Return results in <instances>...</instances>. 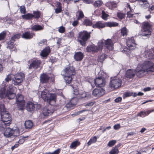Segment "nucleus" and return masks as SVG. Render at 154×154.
Segmentation results:
<instances>
[{
    "instance_id": "obj_1",
    "label": "nucleus",
    "mask_w": 154,
    "mask_h": 154,
    "mask_svg": "<svg viewBox=\"0 0 154 154\" xmlns=\"http://www.w3.org/2000/svg\"><path fill=\"white\" fill-rule=\"evenodd\" d=\"M154 72V63L149 61H145L142 65H138L136 69H129L126 72V76L129 78L133 77L136 74L139 78L144 75L147 72Z\"/></svg>"
},
{
    "instance_id": "obj_2",
    "label": "nucleus",
    "mask_w": 154,
    "mask_h": 154,
    "mask_svg": "<svg viewBox=\"0 0 154 154\" xmlns=\"http://www.w3.org/2000/svg\"><path fill=\"white\" fill-rule=\"evenodd\" d=\"M75 74V68L70 64L63 70L61 75L64 76V79L66 82L69 84L72 81V75Z\"/></svg>"
},
{
    "instance_id": "obj_3",
    "label": "nucleus",
    "mask_w": 154,
    "mask_h": 154,
    "mask_svg": "<svg viewBox=\"0 0 154 154\" xmlns=\"http://www.w3.org/2000/svg\"><path fill=\"white\" fill-rule=\"evenodd\" d=\"M113 45L111 39H108L106 40H100L98 43L99 51L102 50L103 45H105L109 50H112L113 49Z\"/></svg>"
},
{
    "instance_id": "obj_4",
    "label": "nucleus",
    "mask_w": 154,
    "mask_h": 154,
    "mask_svg": "<svg viewBox=\"0 0 154 154\" xmlns=\"http://www.w3.org/2000/svg\"><path fill=\"white\" fill-rule=\"evenodd\" d=\"M90 32L88 33L85 31L79 32L78 40V42L82 45L85 46L88 39L90 38Z\"/></svg>"
},
{
    "instance_id": "obj_5",
    "label": "nucleus",
    "mask_w": 154,
    "mask_h": 154,
    "mask_svg": "<svg viewBox=\"0 0 154 154\" xmlns=\"http://www.w3.org/2000/svg\"><path fill=\"white\" fill-rule=\"evenodd\" d=\"M3 109L4 110H2L0 113L1 116V121L6 123L8 125H10L11 121V115L8 112L6 111L5 107Z\"/></svg>"
},
{
    "instance_id": "obj_6",
    "label": "nucleus",
    "mask_w": 154,
    "mask_h": 154,
    "mask_svg": "<svg viewBox=\"0 0 154 154\" xmlns=\"http://www.w3.org/2000/svg\"><path fill=\"white\" fill-rule=\"evenodd\" d=\"M15 87H12V85H10L7 89L6 93L5 92L6 89L5 87L0 89V96H9L10 95L15 96V94L14 91V89Z\"/></svg>"
},
{
    "instance_id": "obj_7",
    "label": "nucleus",
    "mask_w": 154,
    "mask_h": 154,
    "mask_svg": "<svg viewBox=\"0 0 154 154\" xmlns=\"http://www.w3.org/2000/svg\"><path fill=\"white\" fill-rule=\"evenodd\" d=\"M118 23L115 22H110L103 23L100 21H99L97 22L95 24L93 25V27L94 28L100 29L103 28L106 26L109 27L116 26H118Z\"/></svg>"
},
{
    "instance_id": "obj_8",
    "label": "nucleus",
    "mask_w": 154,
    "mask_h": 154,
    "mask_svg": "<svg viewBox=\"0 0 154 154\" xmlns=\"http://www.w3.org/2000/svg\"><path fill=\"white\" fill-rule=\"evenodd\" d=\"M142 28L144 32L142 35L149 37L151 35L152 31L151 25L147 22H144L142 24Z\"/></svg>"
},
{
    "instance_id": "obj_9",
    "label": "nucleus",
    "mask_w": 154,
    "mask_h": 154,
    "mask_svg": "<svg viewBox=\"0 0 154 154\" xmlns=\"http://www.w3.org/2000/svg\"><path fill=\"white\" fill-rule=\"evenodd\" d=\"M24 77V73L22 72L17 73L14 75L12 82L15 85H19L23 81Z\"/></svg>"
},
{
    "instance_id": "obj_10",
    "label": "nucleus",
    "mask_w": 154,
    "mask_h": 154,
    "mask_svg": "<svg viewBox=\"0 0 154 154\" xmlns=\"http://www.w3.org/2000/svg\"><path fill=\"white\" fill-rule=\"evenodd\" d=\"M4 136L8 138L13 136L16 137L19 135V133L17 130H13L9 127H8L4 133Z\"/></svg>"
},
{
    "instance_id": "obj_11",
    "label": "nucleus",
    "mask_w": 154,
    "mask_h": 154,
    "mask_svg": "<svg viewBox=\"0 0 154 154\" xmlns=\"http://www.w3.org/2000/svg\"><path fill=\"white\" fill-rule=\"evenodd\" d=\"M92 87L95 86H98L100 88L104 86L105 84V81L103 77H99L95 79L93 82H90Z\"/></svg>"
},
{
    "instance_id": "obj_12",
    "label": "nucleus",
    "mask_w": 154,
    "mask_h": 154,
    "mask_svg": "<svg viewBox=\"0 0 154 154\" xmlns=\"http://www.w3.org/2000/svg\"><path fill=\"white\" fill-rule=\"evenodd\" d=\"M122 81L119 79H113L109 83V86L112 89L117 88L121 86Z\"/></svg>"
},
{
    "instance_id": "obj_13",
    "label": "nucleus",
    "mask_w": 154,
    "mask_h": 154,
    "mask_svg": "<svg viewBox=\"0 0 154 154\" xmlns=\"http://www.w3.org/2000/svg\"><path fill=\"white\" fill-rule=\"evenodd\" d=\"M29 62L30 63L29 68V69H36L40 66V65L42 63L41 61L38 60H31Z\"/></svg>"
},
{
    "instance_id": "obj_14",
    "label": "nucleus",
    "mask_w": 154,
    "mask_h": 154,
    "mask_svg": "<svg viewBox=\"0 0 154 154\" xmlns=\"http://www.w3.org/2000/svg\"><path fill=\"white\" fill-rule=\"evenodd\" d=\"M54 112V110L52 107L47 106L43 109L42 112L44 116H47L51 115Z\"/></svg>"
},
{
    "instance_id": "obj_15",
    "label": "nucleus",
    "mask_w": 154,
    "mask_h": 154,
    "mask_svg": "<svg viewBox=\"0 0 154 154\" xmlns=\"http://www.w3.org/2000/svg\"><path fill=\"white\" fill-rule=\"evenodd\" d=\"M104 93V90L100 88L99 89L95 88L93 91L92 92L93 95L94 96H101L103 95Z\"/></svg>"
},
{
    "instance_id": "obj_16",
    "label": "nucleus",
    "mask_w": 154,
    "mask_h": 154,
    "mask_svg": "<svg viewBox=\"0 0 154 154\" xmlns=\"http://www.w3.org/2000/svg\"><path fill=\"white\" fill-rule=\"evenodd\" d=\"M44 101L51 105H53L55 102L56 97H42Z\"/></svg>"
},
{
    "instance_id": "obj_17",
    "label": "nucleus",
    "mask_w": 154,
    "mask_h": 154,
    "mask_svg": "<svg viewBox=\"0 0 154 154\" xmlns=\"http://www.w3.org/2000/svg\"><path fill=\"white\" fill-rule=\"evenodd\" d=\"M16 100L17 105L20 107L24 106L25 102L24 100V97H16Z\"/></svg>"
},
{
    "instance_id": "obj_18",
    "label": "nucleus",
    "mask_w": 154,
    "mask_h": 154,
    "mask_svg": "<svg viewBox=\"0 0 154 154\" xmlns=\"http://www.w3.org/2000/svg\"><path fill=\"white\" fill-rule=\"evenodd\" d=\"M143 93L141 92H139L137 94L136 93H133L131 91H127L124 92L123 94V96H142Z\"/></svg>"
},
{
    "instance_id": "obj_19",
    "label": "nucleus",
    "mask_w": 154,
    "mask_h": 154,
    "mask_svg": "<svg viewBox=\"0 0 154 154\" xmlns=\"http://www.w3.org/2000/svg\"><path fill=\"white\" fill-rule=\"evenodd\" d=\"M87 51L88 52H96L99 51L98 47L94 45H89L86 48Z\"/></svg>"
},
{
    "instance_id": "obj_20",
    "label": "nucleus",
    "mask_w": 154,
    "mask_h": 154,
    "mask_svg": "<svg viewBox=\"0 0 154 154\" xmlns=\"http://www.w3.org/2000/svg\"><path fill=\"white\" fill-rule=\"evenodd\" d=\"M127 46L128 48L134 47L136 46L133 37L129 38L127 41Z\"/></svg>"
},
{
    "instance_id": "obj_21",
    "label": "nucleus",
    "mask_w": 154,
    "mask_h": 154,
    "mask_svg": "<svg viewBox=\"0 0 154 154\" xmlns=\"http://www.w3.org/2000/svg\"><path fill=\"white\" fill-rule=\"evenodd\" d=\"M50 77L48 75L43 73L41 75L40 77V80L41 82L43 83H46L48 82Z\"/></svg>"
},
{
    "instance_id": "obj_22",
    "label": "nucleus",
    "mask_w": 154,
    "mask_h": 154,
    "mask_svg": "<svg viewBox=\"0 0 154 154\" xmlns=\"http://www.w3.org/2000/svg\"><path fill=\"white\" fill-rule=\"evenodd\" d=\"M26 108L28 111L32 112L35 110V104L31 102H29L27 103Z\"/></svg>"
},
{
    "instance_id": "obj_23",
    "label": "nucleus",
    "mask_w": 154,
    "mask_h": 154,
    "mask_svg": "<svg viewBox=\"0 0 154 154\" xmlns=\"http://www.w3.org/2000/svg\"><path fill=\"white\" fill-rule=\"evenodd\" d=\"M74 59L76 61H80L82 60L83 57V54L81 52H77L74 55Z\"/></svg>"
},
{
    "instance_id": "obj_24",
    "label": "nucleus",
    "mask_w": 154,
    "mask_h": 154,
    "mask_svg": "<svg viewBox=\"0 0 154 154\" xmlns=\"http://www.w3.org/2000/svg\"><path fill=\"white\" fill-rule=\"evenodd\" d=\"M50 52V50L49 47H47L42 51L40 55L43 57H47Z\"/></svg>"
},
{
    "instance_id": "obj_25",
    "label": "nucleus",
    "mask_w": 154,
    "mask_h": 154,
    "mask_svg": "<svg viewBox=\"0 0 154 154\" xmlns=\"http://www.w3.org/2000/svg\"><path fill=\"white\" fill-rule=\"evenodd\" d=\"M31 29L33 31H38L42 30L43 29V26L39 25L36 24L32 26Z\"/></svg>"
},
{
    "instance_id": "obj_26",
    "label": "nucleus",
    "mask_w": 154,
    "mask_h": 154,
    "mask_svg": "<svg viewBox=\"0 0 154 154\" xmlns=\"http://www.w3.org/2000/svg\"><path fill=\"white\" fill-rule=\"evenodd\" d=\"M24 125L26 129H31L33 126V123L30 120H27L25 121Z\"/></svg>"
},
{
    "instance_id": "obj_27",
    "label": "nucleus",
    "mask_w": 154,
    "mask_h": 154,
    "mask_svg": "<svg viewBox=\"0 0 154 154\" xmlns=\"http://www.w3.org/2000/svg\"><path fill=\"white\" fill-rule=\"evenodd\" d=\"M22 37L25 39H30L32 38V34H31L29 32H26L23 33L22 36Z\"/></svg>"
},
{
    "instance_id": "obj_28",
    "label": "nucleus",
    "mask_w": 154,
    "mask_h": 154,
    "mask_svg": "<svg viewBox=\"0 0 154 154\" xmlns=\"http://www.w3.org/2000/svg\"><path fill=\"white\" fill-rule=\"evenodd\" d=\"M10 125H8L6 123L1 121L0 122V131H5L6 128H7V127Z\"/></svg>"
},
{
    "instance_id": "obj_29",
    "label": "nucleus",
    "mask_w": 154,
    "mask_h": 154,
    "mask_svg": "<svg viewBox=\"0 0 154 154\" xmlns=\"http://www.w3.org/2000/svg\"><path fill=\"white\" fill-rule=\"evenodd\" d=\"M23 18L26 20H30L33 17V15L31 14L28 13L26 15H23L22 16Z\"/></svg>"
},
{
    "instance_id": "obj_30",
    "label": "nucleus",
    "mask_w": 154,
    "mask_h": 154,
    "mask_svg": "<svg viewBox=\"0 0 154 154\" xmlns=\"http://www.w3.org/2000/svg\"><path fill=\"white\" fill-rule=\"evenodd\" d=\"M97 140V138L96 136H94L91 137L89 141L87 143L88 146L90 145L91 144L95 143L96 142Z\"/></svg>"
},
{
    "instance_id": "obj_31",
    "label": "nucleus",
    "mask_w": 154,
    "mask_h": 154,
    "mask_svg": "<svg viewBox=\"0 0 154 154\" xmlns=\"http://www.w3.org/2000/svg\"><path fill=\"white\" fill-rule=\"evenodd\" d=\"M92 23L91 21L88 19L85 20L83 22V24L86 26H91Z\"/></svg>"
},
{
    "instance_id": "obj_32",
    "label": "nucleus",
    "mask_w": 154,
    "mask_h": 154,
    "mask_svg": "<svg viewBox=\"0 0 154 154\" xmlns=\"http://www.w3.org/2000/svg\"><path fill=\"white\" fill-rule=\"evenodd\" d=\"M129 48L125 47L124 48V49L122 51L124 53H125L127 55L129 54L130 53L131 50H132L134 48Z\"/></svg>"
},
{
    "instance_id": "obj_33",
    "label": "nucleus",
    "mask_w": 154,
    "mask_h": 154,
    "mask_svg": "<svg viewBox=\"0 0 154 154\" xmlns=\"http://www.w3.org/2000/svg\"><path fill=\"white\" fill-rule=\"evenodd\" d=\"M20 36V34H17L13 35L10 40L11 41L14 42L17 39H19Z\"/></svg>"
},
{
    "instance_id": "obj_34",
    "label": "nucleus",
    "mask_w": 154,
    "mask_h": 154,
    "mask_svg": "<svg viewBox=\"0 0 154 154\" xmlns=\"http://www.w3.org/2000/svg\"><path fill=\"white\" fill-rule=\"evenodd\" d=\"M128 30L125 27H124L122 28L121 29V35L123 36H126Z\"/></svg>"
},
{
    "instance_id": "obj_35",
    "label": "nucleus",
    "mask_w": 154,
    "mask_h": 154,
    "mask_svg": "<svg viewBox=\"0 0 154 154\" xmlns=\"http://www.w3.org/2000/svg\"><path fill=\"white\" fill-rule=\"evenodd\" d=\"M14 42L13 41H11V40H10L9 42H8V46H7V48L11 50L14 48Z\"/></svg>"
},
{
    "instance_id": "obj_36",
    "label": "nucleus",
    "mask_w": 154,
    "mask_h": 154,
    "mask_svg": "<svg viewBox=\"0 0 154 154\" xmlns=\"http://www.w3.org/2000/svg\"><path fill=\"white\" fill-rule=\"evenodd\" d=\"M78 101V99L77 97H73L69 101L71 103L72 105H76Z\"/></svg>"
},
{
    "instance_id": "obj_37",
    "label": "nucleus",
    "mask_w": 154,
    "mask_h": 154,
    "mask_svg": "<svg viewBox=\"0 0 154 154\" xmlns=\"http://www.w3.org/2000/svg\"><path fill=\"white\" fill-rule=\"evenodd\" d=\"M80 143L79 142L77 141H76L72 142L70 146V148H73L75 147H76L77 145H79Z\"/></svg>"
},
{
    "instance_id": "obj_38",
    "label": "nucleus",
    "mask_w": 154,
    "mask_h": 154,
    "mask_svg": "<svg viewBox=\"0 0 154 154\" xmlns=\"http://www.w3.org/2000/svg\"><path fill=\"white\" fill-rule=\"evenodd\" d=\"M63 96V95L62 91L61 90H58L56 91L55 93L53 94V96ZM50 96H52L51 95Z\"/></svg>"
},
{
    "instance_id": "obj_39",
    "label": "nucleus",
    "mask_w": 154,
    "mask_h": 154,
    "mask_svg": "<svg viewBox=\"0 0 154 154\" xmlns=\"http://www.w3.org/2000/svg\"><path fill=\"white\" fill-rule=\"evenodd\" d=\"M119 152V151L118 149L116 148V147H115L109 153L110 154H118Z\"/></svg>"
},
{
    "instance_id": "obj_40",
    "label": "nucleus",
    "mask_w": 154,
    "mask_h": 154,
    "mask_svg": "<svg viewBox=\"0 0 154 154\" xmlns=\"http://www.w3.org/2000/svg\"><path fill=\"white\" fill-rule=\"evenodd\" d=\"M33 17L36 18H38L40 17V13L38 11H34L33 12Z\"/></svg>"
},
{
    "instance_id": "obj_41",
    "label": "nucleus",
    "mask_w": 154,
    "mask_h": 154,
    "mask_svg": "<svg viewBox=\"0 0 154 154\" xmlns=\"http://www.w3.org/2000/svg\"><path fill=\"white\" fill-rule=\"evenodd\" d=\"M49 91L47 89H45L41 92V96H47L49 95Z\"/></svg>"
},
{
    "instance_id": "obj_42",
    "label": "nucleus",
    "mask_w": 154,
    "mask_h": 154,
    "mask_svg": "<svg viewBox=\"0 0 154 154\" xmlns=\"http://www.w3.org/2000/svg\"><path fill=\"white\" fill-rule=\"evenodd\" d=\"M106 56L105 54H101L99 57L100 61V62H102L105 58H106Z\"/></svg>"
},
{
    "instance_id": "obj_43",
    "label": "nucleus",
    "mask_w": 154,
    "mask_h": 154,
    "mask_svg": "<svg viewBox=\"0 0 154 154\" xmlns=\"http://www.w3.org/2000/svg\"><path fill=\"white\" fill-rule=\"evenodd\" d=\"M20 12L22 14H25L26 12V10L24 6L23 5L20 7Z\"/></svg>"
},
{
    "instance_id": "obj_44",
    "label": "nucleus",
    "mask_w": 154,
    "mask_h": 154,
    "mask_svg": "<svg viewBox=\"0 0 154 154\" xmlns=\"http://www.w3.org/2000/svg\"><path fill=\"white\" fill-rule=\"evenodd\" d=\"M102 2L100 0L97 1L94 3V5L95 7H99L101 5Z\"/></svg>"
},
{
    "instance_id": "obj_45",
    "label": "nucleus",
    "mask_w": 154,
    "mask_h": 154,
    "mask_svg": "<svg viewBox=\"0 0 154 154\" xmlns=\"http://www.w3.org/2000/svg\"><path fill=\"white\" fill-rule=\"evenodd\" d=\"M116 140H112L110 141L108 143L107 145L108 146L111 147L113 146L116 143Z\"/></svg>"
},
{
    "instance_id": "obj_46",
    "label": "nucleus",
    "mask_w": 154,
    "mask_h": 154,
    "mask_svg": "<svg viewBox=\"0 0 154 154\" xmlns=\"http://www.w3.org/2000/svg\"><path fill=\"white\" fill-rule=\"evenodd\" d=\"M79 16L77 18V20H79L81 19L84 16L83 13L82 11H79Z\"/></svg>"
},
{
    "instance_id": "obj_47",
    "label": "nucleus",
    "mask_w": 154,
    "mask_h": 154,
    "mask_svg": "<svg viewBox=\"0 0 154 154\" xmlns=\"http://www.w3.org/2000/svg\"><path fill=\"white\" fill-rule=\"evenodd\" d=\"M74 106L69 101V102L67 103L65 107L68 108L69 109H72V108Z\"/></svg>"
},
{
    "instance_id": "obj_48",
    "label": "nucleus",
    "mask_w": 154,
    "mask_h": 154,
    "mask_svg": "<svg viewBox=\"0 0 154 154\" xmlns=\"http://www.w3.org/2000/svg\"><path fill=\"white\" fill-rule=\"evenodd\" d=\"M60 3H58L57 5L58 6L59 8H56L55 10V13L57 14L59 13L61 11V8L60 7H59V5H60Z\"/></svg>"
},
{
    "instance_id": "obj_49",
    "label": "nucleus",
    "mask_w": 154,
    "mask_h": 154,
    "mask_svg": "<svg viewBox=\"0 0 154 154\" xmlns=\"http://www.w3.org/2000/svg\"><path fill=\"white\" fill-rule=\"evenodd\" d=\"M117 17L119 18L122 19L125 16V14L122 13H117Z\"/></svg>"
},
{
    "instance_id": "obj_50",
    "label": "nucleus",
    "mask_w": 154,
    "mask_h": 154,
    "mask_svg": "<svg viewBox=\"0 0 154 154\" xmlns=\"http://www.w3.org/2000/svg\"><path fill=\"white\" fill-rule=\"evenodd\" d=\"M108 4L112 8H115L116 6V3L114 2H110Z\"/></svg>"
},
{
    "instance_id": "obj_51",
    "label": "nucleus",
    "mask_w": 154,
    "mask_h": 154,
    "mask_svg": "<svg viewBox=\"0 0 154 154\" xmlns=\"http://www.w3.org/2000/svg\"><path fill=\"white\" fill-rule=\"evenodd\" d=\"M65 31V28L64 27L62 26H60L59 29L58 31L59 32L61 33H63Z\"/></svg>"
},
{
    "instance_id": "obj_52",
    "label": "nucleus",
    "mask_w": 154,
    "mask_h": 154,
    "mask_svg": "<svg viewBox=\"0 0 154 154\" xmlns=\"http://www.w3.org/2000/svg\"><path fill=\"white\" fill-rule=\"evenodd\" d=\"M138 116L142 117H144L146 116V113L143 111H141L138 114Z\"/></svg>"
},
{
    "instance_id": "obj_53",
    "label": "nucleus",
    "mask_w": 154,
    "mask_h": 154,
    "mask_svg": "<svg viewBox=\"0 0 154 154\" xmlns=\"http://www.w3.org/2000/svg\"><path fill=\"white\" fill-rule=\"evenodd\" d=\"M5 32H2L0 33V40L3 39L5 37Z\"/></svg>"
},
{
    "instance_id": "obj_54",
    "label": "nucleus",
    "mask_w": 154,
    "mask_h": 154,
    "mask_svg": "<svg viewBox=\"0 0 154 154\" xmlns=\"http://www.w3.org/2000/svg\"><path fill=\"white\" fill-rule=\"evenodd\" d=\"M145 3H143L142 5V7H143L144 9L149 7V4L146 2Z\"/></svg>"
},
{
    "instance_id": "obj_55",
    "label": "nucleus",
    "mask_w": 154,
    "mask_h": 154,
    "mask_svg": "<svg viewBox=\"0 0 154 154\" xmlns=\"http://www.w3.org/2000/svg\"><path fill=\"white\" fill-rule=\"evenodd\" d=\"M5 81L6 83L10 81H11V76L9 75L7 76L6 78L5 79Z\"/></svg>"
},
{
    "instance_id": "obj_56",
    "label": "nucleus",
    "mask_w": 154,
    "mask_h": 154,
    "mask_svg": "<svg viewBox=\"0 0 154 154\" xmlns=\"http://www.w3.org/2000/svg\"><path fill=\"white\" fill-rule=\"evenodd\" d=\"M113 128L116 130L119 129L120 128V125L119 124L115 125L114 126Z\"/></svg>"
},
{
    "instance_id": "obj_57",
    "label": "nucleus",
    "mask_w": 154,
    "mask_h": 154,
    "mask_svg": "<svg viewBox=\"0 0 154 154\" xmlns=\"http://www.w3.org/2000/svg\"><path fill=\"white\" fill-rule=\"evenodd\" d=\"M78 20H77V19L76 20H75L73 22L72 24V26H76L78 24Z\"/></svg>"
},
{
    "instance_id": "obj_58",
    "label": "nucleus",
    "mask_w": 154,
    "mask_h": 154,
    "mask_svg": "<svg viewBox=\"0 0 154 154\" xmlns=\"http://www.w3.org/2000/svg\"><path fill=\"white\" fill-rule=\"evenodd\" d=\"M95 103V102H89V103H88L86 104L85 105V106H92L94 103Z\"/></svg>"
},
{
    "instance_id": "obj_59",
    "label": "nucleus",
    "mask_w": 154,
    "mask_h": 154,
    "mask_svg": "<svg viewBox=\"0 0 154 154\" xmlns=\"http://www.w3.org/2000/svg\"><path fill=\"white\" fill-rule=\"evenodd\" d=\"M79 94V92H78V90L77 89L74 90L73 91V95L75 96H77Z\"/></svg>"
},
{
    "instance_id": "obj_60",
    "label": "nucleus",
    "mask_w": 154,
    "mask_h": 154,
    "mask_svg": "<svg viewBox=\"0 0 154 154\" xmlns=\"http://www.w3.org/2000/svg\"><path fill=\"white\" fill-rule=\"evenodd\" d=\"M122 98L121 97H118L115 100L116 102L118 103L121 101Z\"/></svg>"
},
{
    "instance_id": "obj_61",
    "label": "nucleus",
    "mask_w": 154,
    "mask_h": 154,
    "mask_svg": "<svg viewBox=\"0 0 154 154\" xmlns=\"http://www.w3.org/2000/svg\"><path fill=\"white\" fill-rule=\"evenodd\" d=\"M151 90V88L149 87H147L144 88L143 89V91L144 92H146L150 91Z\"/></svg>"
},
{
    "instance_id": "obj_62",
    "label": "nucleus",
    "mask_w": 154,
    "mask_h": 154,
    "mask_svg": "<svg viewBox=\"0 0 154 154\" xmlns=\"http://www.w3.org/2000/svg\"><path fill=\"white\" fill-rule=\"evenodd\" d=\"M60 152V149H57L53 152L51 153V154H58Z\"/></svg>"
},
{
    "instance_id": "obj_63",
    "label": "nucleus",
    "mask_w": 154,
    "mask_h": 154,
    "mask_svg": "<svg viewBox=\"0 0 154 154\" xmlns=\"http://www.w3.org/2000/svg\"><path fill=\"white\" fill-rule=\"evenodd\" d=\"M107 17V15L105 14V12L103 11L102 12V18L103 19H105Z\"/></svg>"
},
{
    "instance_id": "obj_64",
    "label": "nucleus",
    "mask_w": 154,
    "mask_h": 154,
    "mask_svg": "<svg viewBox=\"0 0 154 154\" xmlns=\"http://www.w3.org/2000/svg\"><path fill=\"white\" fill-rule=\"evenodd\" d=\"M19 144L17 143L15 144L14 146H12L11 147V149L12 150H14L15 148L19 146Z\"/></svg>"
}]
</instances>
